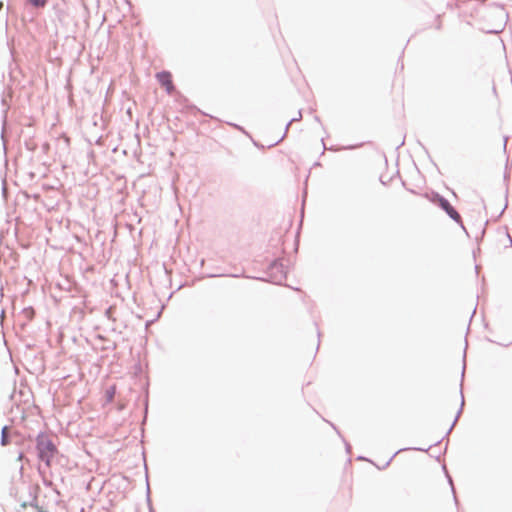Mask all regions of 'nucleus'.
<instances>
[{
  "mask_svg": "<svg viewBox=\"0 0 512 512\" xmlns=\"http://www.w3.org/2000/svg\"><path fill=\"white\" fill-rule=\"evenodd\" d=\"M29 2L35 7H44L47 0H29Z\"/></svg>",
  "mask_w": 512,
  "mask_h": 512,
  "instance_id": "5",
  "label": "nucleus"
},
{
  "mask_svg": "<svg viewBox=\"0 0 512 512\" xmlns=\"http://www.w3.org/2000/svg\"><path fill=\"white\" fill-rule=\"evenodd\" d=\"M8 428L4 427L2 429V445H7L8 443Z\"/></svg>",
  "mask_w": 512,
  "mask_h": 512,
  "instance_id": "6",
  "label": "nucleus"
},
{
  "mask_svg": "<svg viewBox=\"0 0 512 512\" xmlns=\"http://www.w3.org/2000/svg\"><path fill=\"white\" fill-rule=\"evenodd\" d=\"M38 457L50 468L59 455V450L52 438L47 434H39L36 438Z\"/></svg>",
  "mask_w": 512,
  "mask_h": 512,
  "instance_id": "1",
  "label": "nucleus"
},
{
  "mask_svg": "<svg viewBox=\"0 0 512 512\" xmlns=\"http://www.w3.org/2000/svg\"><path fill=\"white\" fill-rule=\"evenodd\" d=\"M156 78L162 87L165 88L168 94H172L175 90L172 75L168 71H162L156 74Z\"/></svg>",
  "mask_w": 512,
  "mask_h": 512,
  "instance_id": "2",
  "label": "nucleus"
},
{
  "mask_svg": "<svg viewBox=\"0 0 512 512\" xmlns=\"http://www.w3.org/2000/svg\"><path fill=\"white\" fill-rule=\"evenodd\" d=\"M196 110H197V109H196V107H195V106H192V105H187V106H186V111H187V112H191V113H193V112H195Z\"/></svg>",
  "mask_w": 512,
  "mask_h": 512,
  "instance_id": "7",
  "label": "nucleus"
},
{
  "mask_svg": "<svg viewBox=\"0 0 512 512\" xmlns=\"http://www.w3.org/2000/svg\"><path fill=\"white\" fill-rule=\"evenodd\" d=\"M116 393V386H111L105 391V396L108 402H112Z\"/></svg>",
  "mask_w": 512,
  "mask_h": 512,
  "instance_id": "4",
  "label": "nucleus"
},
{
  "mask_svg": "<svg viewBox=\"0 0 512 512\" xmlns=\"http://www.w3.org/2000/svg\"><path fill=\"white\" fill-rule=\"evenodd\" d=\"M2 7H3V3H2V2H0V10L2 9Z\"/></svg>",
  "mask_w": 512,
  "mask_h": 512,
  "instance_id": "8",
  "label": "nucleus"
},
{
  "mask_svg": "<svg viewBox=\"0 0 512 512\" xmlns=\"http://www.w3.org/2000/svg\"><path fill=\"white\" fill-rule=\"evenodd\" d=\"M438 205L456 222H461L459 213L451 206V204L443 197L438 199Z\"/></svg>",
  "mask_w": 512,
  "mask_h": 512,
  "instance_id": "3",
  "label": "nucleus"
}]
</instances>
